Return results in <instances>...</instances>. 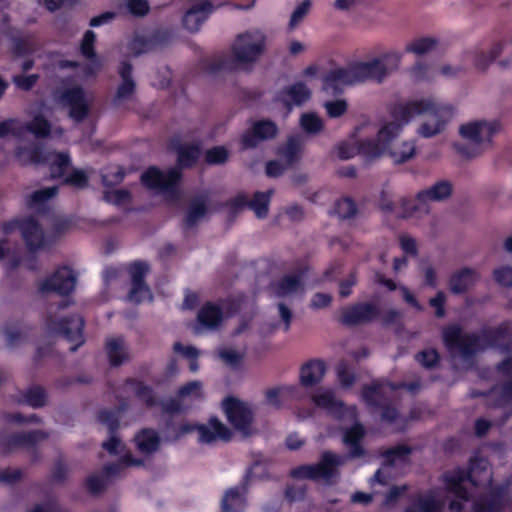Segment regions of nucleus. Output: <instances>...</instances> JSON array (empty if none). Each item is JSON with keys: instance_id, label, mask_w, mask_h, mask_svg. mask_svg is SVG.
Returning a JSON list of instances; mask_svg holds the SVG:
<instances>
[{"instance_id": "c756f323", "label": "nucleus", "mask_w": 512, "mask_h": 512, "mask_svg": "<svg viewBox=\"0 0 512 512\" xmlns=\"http://www.w3.org/2000/svg\"><path fill=\"white\" fill-rule=\"evenodd\" d=\"M131 66L127 63H122L119 68L121 83L119 84L114 101L117 105L132 99L135 92V83L131 78Z\"/></svg>"}, {"instance_id": "1a4fd4ad", "label": "nucleus", "mask_w": 512, "mask_h": 512, "mask_svg": "<svg viewBox=\"0 0 512 512\" xmlns=\"http://www.w3.org/2000/svg\"><path fill=\"white\" fill-rule=\"evenodd\" d=\"M54 100L57 104L68 108L69 116L73 120L80 122L88 116L94 97L79 85L65 82L54 93Z\"/></svg>"}, {"instance_id": "39448f33", "label": "nucleus", "mask_w": 512, "mask_h": 512, "mask_svg": "<svg viewBox=\"0 0 512 512\" xmlns=\"http://www.w3.org/2000/svg\"><path fill=\"white\" fill-rule=\"evenodd\" d=\"M267 36L260 29H249L238 34L231 44L230 54L220 60L225 70L251 71L265 54Z\"/></svg>"}, {"instance_id": "a18cd8bd", "label": "nucleus", "mask_w": 512, "mask_h": 512, "mask_svg": "<svg viewBox=\"0 0 512 512\" xmlns=\"http://www.w3.org/2000/svg\"><path fill=\"white\" fill-rule=\"evenodd\" d=\"M296 390L293 386H283L268 389L265 393V403L273 408H280L284 400L293 395Z\"/></svg>"}, {"instance_id": "dca6fc26", "label": "nucleus", "mask_w": 512, "mask_h": 512, "mask_svg": "<svg viewBox=\"0 0 512 512\" xmlns=\"http://www.w3.org/2000/svg\"><path fill=\"white\" fill-rule=\"evenodd\" d=\"M228 421L244 434L250 432L253 413L250 406L236 398L228 397L222 402Z\"/></svg>"}, {"instance_id": "f3484780", "label": "nucleus", "mask_w": 512, "mask_h": 512, "mask_svg": "<svg viewBox=\"0 0 512 512\" xmlns=\"http://www.w3.org/2000/svg\"><path fill=\"white\" fill-rule=\"evenodd\" d=\"M196 431L198 441L204 444H210L218 440H228L231 437V431L217 418L211 417L207 423L198 425H183L182 433Z\"/></svg>"}, {"instance_id": "9d476101", "label": "nucleus", "mask_w": 512, "mask_h": 512, "mask_svg": "<svg viewBox=\"0 0 512 512\" xmlns=\"http://www.w3.org/2000/svg\"><path fill=\"white\" fill-rule=\"evenodd\" d=\"M55 186L34 191V251L37 248L47 247L55 238L54 232L44 231L41 219H46L49 213V201L56 195Z\"/></svg>"}, {"instance_id": "603ef678", "label": "nucleus", "mask_w": 512, "mask_h": 512, "mask_svg": "<svg viewBox=\"0 0 512 512\" xmlns=\"http://www.w3.org/2000/svg\"><path fill=\"white\" fill-rule=\"evenodd\" d=\"M125 173L119 166H108L102 172V181L106 187H111L122 182Z\"/></svg>"}, {"instance_id": "e433bc0d", "label": "nucleus", "mask_w": 512, "mask_h": 512, "mask_svg": "<svg viewBox=\"0 0 512 512\" xmlns=\"http://www.w3.org/2000/svg\"><path fill=\"white\" fill-rule=\"evenodd\" d=\"M274 293L278 297H290L303 290V283L299 275H289L284 277L273 287Z\"/></svg>"}, {"instance_id": "4d7b16f0", "label": "nucleus", "mask_w": 512, "mask_h": 512, "mask_svg": "<svg viewBox=\"0 0 512 512\" xmlns=\"http://www.w3.org/2000/svg\"><path fill=\"white\" fill-rule=\"evenodd\" d=\"M24 328L19 323H10L5 328L6 342L10 347L17 346L24 338Z\"/></svg>"}, {"instance_id": "2f4dec72", "label": "nucleus", "mask_w": 512, "mask_h": 512, "mask_svg": "<svg viewBox=\"0 0 512 512\" xmlns=\"http://www.w3.org/2000/svg\"><path fill=\"white\" fill-rule=\"evenodd\" d=\"M245 487L228 489L221 502V512H243L245 507Z\"/></svg>"}, {"instance_id": "8fccbe9b", "label": "nucleus", "mask_w": 512, "mask_h": 512, "mask_svg": "<svg viewBox=\"0 0 512 512\" xmlns=\"http://www.w3.org/2000/svg\"><path fill=\"white\" fill-rule=\"evenodd\" d=\"M409 453L410 449L404 446L388 450L384 455L385 463L391 466H399L407 461Z\"/></svg>"}, {"instance_id": "79ce46f5", "label": "nucleus", "mask_w": 512, "mask_h": 512, "mask_svg": "<svg viewBox=\"0 0 512 512\" xmlns=\"http://www.w3.org/2000/svg\"><path fill=\"white\" fill-rule=\"evenodd\" d=\"M394 389L395 387L389 383H377L365 389L363 399L368 405H380L386 399L387 394Z\"/></svg>"}, {"instance_id": "9b49d317", "label": "nucleus", "mask_w": 512, "mask_h": 512, "mask_svg": "<svg viewBox=\"0 0 512 512\" xmlns=\"http://www.w3.org/2000/svg\"><path fill=\"white\" fill-rule=\"evenodd\" d=\"M443 341L454 357L467 358L486 347L483 337L465 334L455 325L443 330Z\"/></svg>"}, {"instance_id": "4be33fe9", "label": "nucleus", "mask_w": 512, "mask_h": 512, "mask_svg": "<svg viewBox=\"0 0 512 512\" xmlns=\"http://www.w3.org/2000/svg\"><path fill=\"white\" fill-rule=\"evenodd\" d=\"M83 319L79 315H74L71 319H62L59 323H52L49 326L51 333L61 334L68 341L74 343L70 349L74 351L79 345L83 343L82 336Z\"/></svg>"}, {"instance_id": "0eeeda50", "label": "nucleus", "mask_w": 512, "mask_h": 512, "mask_svg": "<svg viewBox=\"0 0 512 512\" xmlns=\"http://www.w3.org/2000/svg\"><path fill=\"white\" fill-rule=\"evenodd\" d=\"M102 446L110 454L119 456V460L115 464L106 465L103 469V476L92 475L88 477L86 482L87 489L94 494L101 492L107 480L121 475L125 468L143 465L141 459L134 458L129 452H125L124 444L114 435L108 441L103 442Z\"/></svg>"}, {"instance_id": "423d86ee", "label": "nucleus", "mask_w": 512, "mask_h": 512, "mask_svg": "<svg viewBox=\"0 0 512 512\" xmlns=\"http://www.w3.org/2000/svg\"><path fill=\"white\" fill-rule=\"evenodd\" d=\"M392 120L385 121L380 126L376 138L373 143H369L368 147H364V153L370 157L377 158L387 154L391 160L396 163H404L412 159L416 153L415 142L405 140L394 143V140L400 135L405 124L396 120L392 116Z\"/></svg>"}, {"instance_id": "7c9ffc66", "label": "nucleus", "mask_w": 512, "mask_h": 512, "mask_svg": "<svg viewBox=\"0 0 512 512\" xmlns=\"http://www.w3.org/2000/svg\"><path fill=\"white\" fill-rule=\"evenodd\" d=\"M478 279L479 276L475 269L462 268L451 276L449 288L453 293L460 294L475 285Z\"/></svg>"}, {"instance_id": "f03ea898", "label": "nucleus", "mask_w": 512, "mask_h": 512, "mask_svg": "<svg viewBox=\"0 0 512 512\" xmlns=\"http://www.w3.org/2000/svg\"><path fill=\"white\" fill-rule=\"evenodd\" d=\"M403 52L396 49L387 50L377 57L355 61L345 67L331 69L323 80L325 90L338 91L346 86L373 80L383 82L401 65Z\"/></svg>"}, {"instance_id": "58836bf2", "label": "nucleus", "mask_w": 512, "mask_h": 512, "mask_svg": "<svg viewBox=\"0 0 512 512\" xmlns=\"http://www.w3.org/2000/svg\"><path fill=\"white\" fill-rule=\"evenodd\" d=\"M32 134V122H21L19 120H6L0 123V138L13 135L17 138Z\"/></svg>"}, {"instance_id": "49530a36", "label": "nucleus", "mask_w": 512, "mask_h": 512, "mask_svg": "<svg viewBox=\"0 0 512 512\" xmlns=\"http://www.w3.org/2000/svg\"><path fill=\"white\" fill-rule=\"evenodd\" d=\"M178 398L181 401H196L204 397L203 383L198 380L190 381L178 390Z\"/></svg>"}, {"instance_id": "4468645a", "label": "nucleus", "mask_w": 512, "mask_h": 512, "mask_svg": "<svg viewBox=\"0 0 512 512\" xmlns=\"http://www.w3.org/2000/svg\"><path fill=\"white\" fill-rule=\"evenodd\" d=\"M342 463V458L330 452L323 453L319 463L315 465H305L292 471L293 477L297 479H323L331 480L337 467Z\"/></svg>"}, {"instance_id": "338daca9", "label": "nucleus", "mask_w": 512, "mask_h": 512, "mask_svg": "<svg viewBox=\"0 0 512 512\" xmlns=\"http://www.w3.org/2000/svg\"><path fill=\"white\" fill-rule=\"evenodd\" d=\"M229 152L225 147L217 146L206 152L205 158L209 164H222L227 161Z\"/></svg>"}, {"instance_id": "ddd939ff", "label": "nucleus", "mask_w": 512, "mask_h": 512, "mask_svg": "<svg viewBox=\"0 0 512 512\" xmlns=\"http://www.w3.org/2000/svg\"><path fill=\"white\" fill-rule=\"evenodd\" d=\"M310 400L315 407L326 411L334 417H348L350 420H354L356 418L355 408L346 407L336 396L335 390L330 387H317L311 392Z\"/></svg>"}, {"instance_id": "aec40b11", "label": "nucleus", "mask_w": 512, "mask_h": 512, "mask_svg": "<svg viewBox=\"0 0 512 512\" xmlns=\"http://www.w3.org/2000/svg\"><path fill=\"white\" fill-rule=\"evenodd\" d=\"M76 286V275L74 271L63 266L58 268L52 275L47 277L40 285L43 292L54 291L61 295L71 293Z\"/></svg>"}, {"instance_id": "f257e3e1", "label": "nucleus", "mask_w": 512, "mask_h": 512, "mask_svg": "<svg viewBox=\"0 0 512 512\" xmlns=\"http://www.w3.org/2000/svg\"><path fill=\"white\" fill-rule=\"evenodd\" d=\"M491 483V470L485 459H473L468 475L462 470L444 476L445 488L421 494L405 512H463V503L469 495L477 492L480 497L473 500L472 512H499L502 499L498 493L483 495Z\"/></svg>"}, {"instance_id": "c03bdc74", "label": "nucleus", "mask_w": 512, "mask_h": 512, "mask_svg": "<svg viewBox=\"0 0 512 512\" xmlns=\"http://www.w3.org/2000/svg\"><path fill=\"white\" fill-rule=\"evenodd\" d=\"M364 436V429L360 424H355L347 429L344 433L343 441L350 450L352 457H358L362 454L363 450L359 445V441Z\"/></svg>"}, {"instance_id": "f704fd0d", "label": "nucleus", "mask_w": 512, "mask_h": 512, "mask_svg": "<svg viewBox=\"0 0 512 512\" xmlns=\"http://www.w3.org/2000/svg\"><path fill=\"white\" fill-rule=\"evenodd\" d=\"M5 233L18 232L23 238L28 250H32V216L27 215L24 219H15L5 223Z\"/></svg>"}, {"instance_id": "a878e982", "label": "nucleus", "mask_w": 512, "mask_h": 512, "mask_svg": "<svg viewBox=\"0 0 512 512\" xmlns=\"http://www.w3.org/2000/svg\"><path fill=\"white\" fill-rule=\"evenodd\" d=\"M4 40L10 42L13 53L18 57L26 55L30 50L29 40L23 37L19 31L11 28L6 16H3L0 22V44Z\"/></svg>"}, {"instance_id": "393cba45", "label": "nucleus", "mask_w": 512, "mask_h": 512, "mask_svg": "<svg viewBox=\"0 0 512 512\" xmlns=\"http://www.w3.org/2000/svg\"><path fill=\"white\" fill-rule=\"evenodd\" d=\"M278 128L270 120H261L254 123L251 130L243 134L241 142L244 148L254 147L259 141L268 140L276 136Z\"/></svg>"}, {"instance_id": "473e14b6", "label": "nucleus", "mask_w": 512, "mask_h": 512, "mask_svg": "<svg viewBox=\"0 0 512 512\" xmlns=\"http://www.w3.org/2000/svg\"><path fill=\"white\" fill-rule=\"evenodd\" d=\"M160 441L158 433L152 429H143L134 437L137 450L145 455L156 452L160 447Z\"/></svg>"}, {"instance_id": "6e6552de", "label": "nucleus", "mask_w": 512, "mask_h": 512, "mask_svg": "<svg viewBox=\"0 0 512 512\" xmlns=\"http://www.w3.org/2000/svg\"><path fill=\"white\" fill-rule=\"evenodd\" d=\"M499 130L500 125L497 121L477 120L462 124L459 133L472 147L458 146V152L466 158L477 157Z\"/></svg>"}, {"instance_id": "bf43d9fd", "label": "nucleus", "mask_w": 512, "mask_h": 512, "mask_svg": "<svg viewBox=\"0 0 512 512\" xmlns=\"http://www.w3.org/2000/svg\"><path fill=\"white\" fill-rule=\"evenodd\" d=\"M200 150L198 146H184L179 150L178 161L181 166L192 165L199 157Z\"/></svg>"}, {"instance_id": "6ab92c4d", "label": "nucleus", "mask_w": 512, "mask_h": 512, "mask_svg": "<svg viewBox=\"0 0 512 512\" xmlns=\"http://www.w3.org/2000/svg\"><path fill=\"white\" fill-rule=\"evenodd\" d=\"M96 42V35L93 31L88 30L83 35L80 50L82 56H84L88 63L79 67L76 72V77L78 79L84 80L89 77L96 75L100 69L102 68V61L94 52V44Z\"/></svg>"}, {"instance_id": "6e6d98bb", "label": "nucleus", "mask_w": 512, "mask_h": 512, "mask_svg": "<svg viewBox=\"0 0 512 512\" xmlns=\"http://www.w3.org/2000/svg\"><path fill=\"white\" fill-rule=\"evenodd\" d=\"M173 350H174V352H176L178 354H181L184 357H186V358L191 360L189 368H190V370L192 372H196L198 370L199 365H198L196 359L200 355V351L199 350H197L193 346H183L179 342H176L173 345Z\"/></svg>"}, {"instance_id": "412c9836", "label": "nucleus", "mask_w": 512, "mask_h": 512, "mask_svg": "<svg viewBox=\"0 0 512 512\" xmlns=\"http://www.w3.org/2000/svg\"><path fill=\"white\" fill-rule=\"evenodd\" d=\"M179 177L180 173L178 169L174 168L162 172L155 167H151L142 174L141 180L142 183L150 189L166 192L173 189Z\"/></svg>"}, {"instance_id": "69168bd1", "label": "nucleus", "mask_w": 512, "mask_h": 512, "mask_svg": "<svg viewBox=\"0 0 512 512\" xmlns=\"http://www.w3.org/2000/svg\"><path fill=\"white\" fill-rule=\"evenodd\" d=\"M337 379L343 389L350 388L355 382L354 374L349 370L348 366L340 363L336 368Z\"/></svg>"}, {"instance_id": "cd10ccee", "label": "nucleus", "mask_w": 512, "mask_h": 512, "mask_svg": "<svg viewBox=\"0 0 512 512\" xmlns=\"http://www.w3.org/2000/svg\"><path fill=\"white\" fill-rule=\"evenodd\" d=\"M211 11L208 2H201L193 5L183 16V26L190 32H196L207 19Z\"/></svg>"}, {"instance_id": "5fc2aeb1", "label": "nucleus", "mask_w": 512, "mask_h": 512, "mask_svg": "<svg viewBox=\"0 0 512 512\" xmlns=\"http://www.w3.org/2000/svg\"><path fill=\"white\" fill-rule=\"evenodd\" d=\"M154 45L151 38L144 34H135L132 41L129 44L130 52L134 55H138L149 51Z\"/></svg>"}, {"instance_id": "e2e57ef3", "label": "nucleus", "mask_w": 512, "mask_h": 512, "mask_svg": "<svg viewBox=\"0 0 512 512\" xmlns=\"http://www.w3.org/2000/svg\"><path fill=\"white\" fill-rule=\"evenodd\" d=\"M356 212L355 203L349 199L344 198L335 203L334 213L342 219L352 217Z\"/></svg>"}, {"instance_id": "ea45409f", "label": "nucleus", "mask_w": 512, "mask_h": 512, "mask_svg": "<svg viewBox=\"0 0 512 512\" xmlns=\"http://www.w3.org/2000/svg\"><path fill=\"white\" fill-rule=\"evenodd\" d=\"M218 358L230 368H239L242 365L245 349L234 346H222L216 351Z\"/></svg>"}, {"instance_id": "a19ab883", "label": "nucleus", "mask_w": 512, "mask_h": 512, "mask_svg": "<svg viewBox=\"0 0 512 512\" xmlns=\"http://www.w3.org/2000/svg\"><path fill=\"white\" fill-rule=\"evenodd\" d=\"M107 354L112 365H120L129 357L122 338H109L106 343Z\"/></svg>"}, {"instance_id": "c85d7f7f", "label": "nucleus", "mask_w": 512, "mask_h": 512, "mask_svg": "<svg viewBox=\"0 0 512 512\" xmlns=\"http://www.w3.org/2000/svg\"><path fill=\"white\" fill-rule=\"evenodd\" d=\"M326 365L322 360H312L304 364L300 370V383L304 387H311L319 384L325 374Z\"/></svg>"}, {"instance_id": "b1692460", "label": "nucleus", "mask_w": 512, "mask_h": 512, "mask_svg": "<svg viewBox=\"0 0 512 512\" xmlns=\"http://www.w3.org/2000/svg\"><path fill=\"white\" fill-rule=\"evenodd\" d=\"M311 97V90L303 82H296L283 90H281L276 100L281 103L286 109L287 114L294 106H300L307 102Z\"/></svg>"}, {"instance_id": "de8ad7c7", "label": "nucleus", "mask_w": 512, "mask_h": 512, "mask_svg": "<svg viewBox=\"0 0 512 512\" xmlns=\"http://www.w3.org/2000/svg\"><path fill=\"white\" fill-rule=\"evenodd\" d=\"M272 194L273 190L255 193L253 199L249 203V207L254 211L257 217L264 218L267 216Z\"/></svg>"}, {"instance_id": "3c124183", "label": "nucleus", "mask_w": 512, "mask_h": 512, "mask_svg": "<svg viewBox=\"0 0 512 512\" xmlns=\"http://www.w3.org/2000/svg\"><path fill=\"white\" fill-rule=\"evenodd\" d=\"M126 391L134 393L141 400L145 401L147 405H153L154 403L151 390L141 382L129 381L126 384Z\"/></svg>"}, {"instance_id": "5701e85b", "label": "nucleus", "mask_w": 512, "mask_h": 512, "mask_svg": "<svg viewBox=\"0 0 512 512\" xmlns=\"http://www.w3.org/2000/svg\"><path fill=\"white\" fill-rule=\"evenodd\" d=\"M148 270L144 263H135L130 267L132 279V288L128 295V300L134 303H142L152 300L150 289L143 282V278Z\"/></svg>"}, {"instance_id": "680f3d73", "label": "nucleus", "mask_w": 512, "mask_h": 512, "mask_svg": "<svg viewBox=\"0 0 512 512\" xmlns=\"http://www.w3.org/2000/svg\"><path fill=\"white\" fill-rule=\"evenodd\" d=\"M125 7L135 17H144L150 11L148 0H126Z\"/></svg>"}, {"instance_id": "13d9d810", "label": "nucleus", "mask_w": 512, "mask_h": 512, "mask_svg": "<svg viewBox=\"0 0 512 512\" xmlns=\"http://www.w3.org/2000/svg\"><path fill=\"white\" fill-rule=\"evenodd\" d=\"M312 6V2L310 0H304L299 3L290 18L289 26L291 29L296 28L307 16Z\"/></svg>"}, {"instance_id": "37998d69", "label": "nucleus", "mask_w": 512, "mask_h": 512, "mask_svg": "<svg viewBox=\"0 0 512 512\" xmlns=\"http://www.w3.org/2000/svg\"><path fill=\"white\" fill-rule=\"evenodd\" d=\"M299 126L308 135L316 136L325 129L324 120L314 112H305L300 116Z\"/></svg>"}, {"instance_id": "864d4df0", "label": "nucleus", "mask_w": 512, "mask_h": 512, "mask_svg": "<svg viewBox=\"0 0 512 512\" xmlns=\"http://www.w3.org/2000/svg\"><path fill=\"white\" fill-rule=\"evenodd\" d=\"M207 205L204 200H195L191 203L186 222L188 225H194L207 214Z\"/></svg>"}, {"instance_id": "09e8293b", "label": "nucleus", "mask_w": 512, "mask_h": 512, "mask_svg": "<svg viewBox=\"0 0 512 512\" xmlns=\"http://www.w3.org/2000/svg\"><path fill=\"white\" fill-rule=\"evenodd\" d=\"M436 46L437 41L433 38H419L407 43L405 50L402 52L403 54L409 52L416 55H423L434 50Z\"/></svg>"}, {"instance_id": "c9c22d12", "label": "nucleus", "mask_w": 512, "mask_h": 512, "mask_svg": "<svg viewBox=\"0 0 512 512\" xmlns=\"http://www.w3.org/2000/svg\"><path fill=\"white\" fill-rule=\"evenodd\" d=\"M306 144V139L302 135H294L288 138L287 143L282 148L281 157L287 164H293L298 161L302 155Z\"/></svg>"}, {"instance_id": "f8f14e48", "label": "nucleus", "mask_w": 512, "mask_h": 512, "mask_svg": "<svg viewBox=\"0 0 512 512\" xmlns=\"http://www.w3.org/2000/svg\"><path fill=\"white\" fill-rule=\"evenodd\" d=\"M451 193V183L446 180H441L431 187L420 191L416 197V204H411V202L406 198H399L397 203L401 207V216L411 217L417 211L427 212L426 206L430 202L443 201L447 199Z\"/></svg>"}, {"instance_id": "2eb2a0df", "label": "nucleus", "mask_w": 512, "mask_h": 512, "mask_svg": "<svg viewBox=\"0 0 512 512\" xmlns=\"http://www.w3.org/2000/svg\"><path fill=\"white\" fill-rule=\"evenodd\" d=\"M374 129L369 120L361 122L354 130L352 140L344 142L337 147V155L341 159H350L355 155H362L367 159H373L364 153V147H368L369 143H373V139H364L366 135Z\"/></svg>"}, {"instance_id": "72a5a7b5", "label": "nucleus", "mask_w": 512, "mask_h": 512, "mask_svg": "<svg viewBox=\"0 0 512 512\" xmlns=\"http://www.w3.org/2000/svg\"><path fill=\"white\" fill-rule=\"evenodd\" d=\"M32 443V432H15L7 435L0 433V449L4 453L11 452L17 448L28 447Z\"/></svg>"}, {"instance_id": "052dcab7", "label": "nucleus", "mask_w": 512, "mask_h": 512, "mask_svg": "<svg viewBox=\"0 0 512 512\" xmlns=\"http://www.w3.org/2000/svg\"><path fill=\"white\" fill-rule=\"evenodd\" d=\"M327 115L330 118H339L347 111L348 104L344 99L326 101L323 104Z\"/></svg>"}, {"instance_id": "0e129e2a", "label": "nucleus", "mask_w": 512, "mask_h": 512, "mask_svg": "<svg viewBox=\"0 0 512 512\" xmlns=\"http://www.w3.org/2000/svg\"><path fill=\"white\" fill-rule=\"evenodd\" d=\"M15 158L21 165H29L32 163V144L30 141H22L18 143L15 149Z\"/></svg>"}, {"instance_id": "774afa93", "label": "nucleus", "mask_w": 512, "mask_h": 512, "mask_svg": "<svg viewBox=\"0 0 512 512\" xmlns=\"http://www.w3.org/2000/svg\"><path fill=\"white\" fill-rule=\"evenodd\" d=\"M104 198L109 203L123 205L129 201L130 194L128 191L122 189L107 190L104 194Z\"/></svg>"}, {"instance_id": "bb28decb", "label": "nucleus", "mask_w": 512, "mask_h": 512, "mask_svg": "<svg viewBox=\"0 0 512 512\" xmlns=\"http://www.w3.org/2000/svg\"><path fill=\"white\" fill-rule=\"evenodd\" d=\"M223 315L220 308L213 304L204 305L198 313L197 324L194 331L197 334L202 333L204 330L216 329L222 322Z\"/></svg>"}, {"instance_id": "4c0bfd02", "label": "nucleus", "mask_w": 512, "mask_h": 512, "mask_svg": "<svg viewBox=\"0 0 512 512\" xmlns=\"http://www.w3.org/2000/svg\"><path fill=\"white\" fill-rule=\"evenodd\" d=\"M376 315V309L373 305L363 304L354 306L343 315V321L347 324L369 321Z\"/></svg>"}, {"instance_id": "a211bd4d", "label": "nucleus", "mask_w": 512, "mask_h": 512, "mask_svg": "<svg viewBox=\"0 0 512 512\" xmlns=\"http://www.w3.org/2000/svg\"><path fill=\"white\" fill-rule=\"evenodd\" d=\"M503 53L505 56L499 60L498 64L502 68L512 67V39L504 43H495L489 49L478 52L475 55L474 64L478 69L485 70Z\"/></svg>"}, {"instance_id": "7ed1b4c3", "label": "nucleus", "mask_w": 512, "mask_h": 512, "mask_svg": "<svg viewBox=\"0 0 512 512\" xmlns=\"http://www.w3.org/2000/svg\"><path fill=\"white\" fill-rule=\"evenodd\" d=\"M62 129L50 122L44 113L34 115V172L44 173L46 166L53 178H64L65 182L76 187H83L87 183V177L81 170L70 171V159L66 153H55L45 148L38 147L36 141H42L45 145L62 136Z\"/></svg>"}, {"instance_id": "20e7f679", "label": "nucleus", "mask_w": 512, "mask_h": 512, "mask_svg": "<svg viewBox=\"0 0 512 512\" xmlns=\"http://www.w3.org/2000/svg\"><path fill=\"white\" fill-rule=\"evenodd\" d=\"M455 114V107L451 103L434 97H421L396 107L392 116L405 125L415 117H420L416 133L428 139L444 133Z\"/></svg>"}]
</instances>
